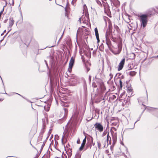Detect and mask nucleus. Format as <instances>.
<instances>
[{
    "instance_id": "obj_52",
    "label": "nucleus",
    "mask_w": 158,
    "mask_h": 158,
    "mask_svg": "<svg viewBox=\"0 0 158 158\" xmlns=\"http://www.w3.org/2000/svg\"><path fill=\"white\" fill-rule=\"evenodd\" d=\"M128 19H129V21H130V20L129 19V18H128Z\"/></svg>"
},
{
    "instance_id": "obj_18",
    "label": "nucleus",
    "mask_w": 158,
    "mask_h": 158,
    "mask_svg": "<svg viewBox=\"0 0 158 158\" xmlns=\"http://www.w3.org/2000/svg\"><path fill=\"white\" fill-rule=\"evenodd\" d=\"M105 13H108L109 12V7L108 5H106L105 6Z\"/></svg>"
},
{
    "instance_id": "obj_53",
    "label": "nucleus",
    "mask_w": 158,
    "mask_h": 158,
    "mask_svg": "<svg viewBox=\"0 0 158 158\" xmlns=\"http://www.w3.org/2000/svg\"><path fill=\"white\" fill-rule=\"evenodd\" d=\"M62 36H61V37L60 38H62Z\"/></svg>"
},
{
    "instance_id": "obj_16",
    "label": "nucleus",
    "mask_w": 158,
    "mask_h": 158,
    "mask_svg": "<svg viewBox=\"0 0 158 158\" xmlns=\"http://www.w3.org/2000/svg\"><path fill=\"white\" fill-rule=\"evenodd\" d=\"M112 31L110 30L107 29L106 31V38L110 34L112 33Z\"/></svg>"
},
{
    "instance_id": "obj_47",
    "label": "nucleus",
    "mask_w": 158,
    "mask_h": 158,
    "mask_svg": "<svg viewBox=\"0 0 158 158\" xmlns=\"http://www.w3.org/2000/svg\"><path fill=\"white\" fill-rule=\"evenodd\" d=\"M55 158H60V157H56Z\"/></svg>"
},
{
    "instance_id": "obj_19",
    "label": "nucleus",
    "mask_w": 158,
    "mask_h": 158,
    "mask_svg": "<svg viewBox=\"0 0 158 158\" xmlns=\"http://www.w3.org/2000/svg\"><path fill=\"white\" fill-rule=\"evenodd\" d=\"M85 143H83V142L82 143L81 146L79 148V150L80 151H81L84 149V148L85 146Z\"/></svg>"
},
{
    "instance_id": "obj_10",
    "label": "nucleus",
    "mask_w": 158,
    "mask_h": 158,
    "mask_svg": "<svg viewBox=\"0 0 158 158\" xmlns=\"http://www.w3.org/2000/svg\"><path fill=\"white\" fill-rule=\"evenodd\" d=\"M70 13L69 11H67L66 10V9L65 10V12L64 14V16L65 17H66V18L68 19H69V15H70Z\"/></svg>"
},
{
    "instance_id": "obj_5",
    "label": "nucleus",
    "mask_w": 158,
    "mask_h": 158,
    "mask_svg": "<svg viewBox=\"0 0 158 158\" xmlns=\"http://www.w3.org/2000/svg\"><path fill=\"white\" fill-rule=\"evenodd\" d=\"M125 62V59H123L119 63L118 67V70L119 71L123 68Z\"/></svg>"
},
{
    "instance_id": "obj_22",
    "label": "nucleus",
    "mask_w": 158,
    "mask_h": 158,
    "mask_svg": "<svg viewBox=\"0 0 158 158\" xmlns=\"http://www.w3.org/2000/svg\"><path fill=\"white\" fill-rule=\"evenodd\" d=\"M120 87L121 89H122L123 86V82L122 81L121 79H120L119 81Z\"/></svg>"
},
{
    "instance_id": "obj_37",
    "label": "nucleus",
    "mask_w": 158,
    "mask_h": 158,
    "mask_svg": "<svg viewBox=\"0 0 158 158\" xmlns=\"http://www.w3.org/2000/svg\"><path fill=\"white\" fill-rule=\"evenodd\" d=\"M12 1V3L10 5H13L14 4V0H11Z\"/></svg>"
},
{
    "instance_id": "obj_30",
    "label": "nucleus",
    "mask_w": 158,
    "mask_h": 158,
    "mask_svg": "<svg viewBox=\"0 0 158 158\" xmlns=\"http://www.w3.org/2000/svg\"><path fill=\"white\" fill-rule=\"evenodd\" d=\"M107 134V132L104 131L103 133V135H106Z\"/></svg>"
},
{
    "instance_id": "obj_20",
    "label": "nucleus",
    "mask_w": 158,
    "mask_h": 158,
    "mask_svg": "<svg viewBox=\"0 0 158 158\" xmlns=\"http://www.w3.org/2000/svg\"><path fill=\"white\" fill-rule=\"evenodd\" d=\"M109 137H110V136L109 135V131H108L107 134V135L106 140V141L107 143H108L109 139L110 138Z\"/></svg>"
},
{
    "instance_id": "obj_51",
    "label": "nucleus",
    "mask_w": 158,
    "mask_h": 158,
    "mask_svg": "<svg viewBox=\"0 0 158 158\" xmlns=\"http://www.w3.org/2000/svg\"><path fill=\"white\" fill-rule=\"evenodd\" d=\"M68 146H70V145L69 144H68Z\"/></svg>"
},
{
    "instance_id": "obj_21",
    "label": "nucleus",
    "mask_w": 158,
    "mask_h": 158,
    "mask_svg": "<svg viewBox=\"0 0 158 158\" xmlns=\"http://www.w3.org/2000/svg\"><path fill=\"white\" fill-rule=\"evenodd\" d=\"M98 146L99 149H100L101 147H102V145L100 142H98Z\"/></svg>"
},
{
    "instance_id": "obj_35",
    "label": "nucleus",
    "mask_w": 158,
    "mask_h": 158,
    "mask_svg": "<svg viewBox=\"0 0 158 158\" xmlns=\"http://www.w3.org/2000/svg\"><path fill=\"white\" fill-rule=\"evenodd\" d=\"M96 1L98 4H101V2L99 0H96Z\"/></svg>"
},
{
    "instance_id": "obj_25",
    "label": "nucleus",
    "mask_w": 158,
    "mask_h": 158,
    "mask_svg": "<svg viewBox=\"0 0 158 158\" xmlns=\"http://www.w3.org/2000/svg\"><path fill=\"white\" fill-rule=\"evenodd\" d=\"M109 76L110 77V78L109 79V80H110L113 78V75L112 74V73H110L109 74Z\"/></svg>"
},
{
    "instance_id": "obj_48",
    "label": "nucleus",
    "mask_w": 158,
    "mask_h": 158,
    "mask_svg": "<svg viewBox=\"0 0 158 158\" xmlns=\"http://www.w3.org/2000/svg\"><path fill=\"white\" fill-rule=\"evenodd\" d=\"M112 39H113V40H114V38L113 37H112Z\"/></svg>"
},
{
    "instance_id": "obj_12",
    "label": "nucleus",
    "mask_w": 158,
    "mask_h": 158,
    "mask_svg": "<svg viewBox=\"0 0 158 158\" xmlns=\"http://www.w3.org/2000/svg\"><path fill=\"white\" fill-rule=\"evenodd\" d=\"M65 150H66L67 152H69V153L70 155H72V150L71 149H70L68 147L67 145L66 146V148L65 147Z\"/></svg>"
},
{
    "instance_id": "obj_46",
    "label": "nucleus",
    "mask_w": 158,
    "mask_h": 158,
    "mask_svg": "<svg viewBox=\"0 0 158 158\" xmlns=\"http://www.w3.org/2000/svg\"><path fill=\"white\" fill-rule=\"evenodd\" d=\"M62 143L63 144H64V143L63 142V139H62Z\"/></svg>"
},
{
    "instance_id": "obj_50",
    "label": "nucleus",
    "mask_w": 158,
    "mask_h": 158,
    "mask_svg": "<svg viewBox=\"0 0 158 158\" xmlns=\"http://www.w3.org/2000/svg\"><path fill=\"white\" fill-rule=\"evenodd\" d=\"M5 31H6V30H5V31L3 32L4 33V32H5Z\"/></svg>"
},
{
    "instance_id": "obj_9",
    "label": "nucleus",
    "mask_w": 158,
    "mask_h": 158,
    "mask_svg": "<svg viewBox=\"0 0 158 158\" xmlns=\"http://www.w3.org/2000/svg\"><path fill=\"white\" fill-rule=\"evenodd\" d=\"M84 19H85V17L84 16H82L81 17L79 18V21L80 23H81V21H82V23H87V21L83 20Z\"/></svg>"
},
{
    "instance_id": "obj_36",
    "label": "nucleus",
    "mask_w": 158,
    "mask_h": 158,
    "mask_svg": "<svg viewBox=\"0 0 158 158\" xmlns=\"http://www.w3.org/2000/svg\"><path fill=\"white\" fill-rule=\"evenodd\" d=\"M64 106L65 107H69V105L68 104H65Z\"/></svg>"
},
{
    "instance_id": "obj_39",
    "label": "nucleus",
    "mask_w": 158,
    "mask_h": 158,
    "mask_svg": "<svg viewBox=\"0 0 158 158\" xmlns=\"http://www.w3.org/2000/svg\"><path fill=\"white\" fill-rule=\"evenodd\" d=\"M123 94H121L120 95V98H121V97H122V95H123Z\"/></svg>"
},
{
    "instance_id": "obj_3",
    "label": "nucleus",
    "mask_w": 158,
    "mask_h": 158,
    "mask_svg": "<svg viewBox=\"0 0 158 158\" xmlns=\"http://www.w3.org/2000/svg\"><path fill=\"white\" fill-rule=\"evenodd\" d=\"M74 58L73 56H72L71 57L70 60V61L69 64V68L68 69V70L70 73H71L72 71L73 67L74 64Z\"/></svg>"
},
{
    "instance_id": "obj_34",
    "label": "nucleus",
    "mask_w": 158,
    "mask_h": 158,
    "mask_svg": "<svg viewBox=\"0 0 158 158\" xmlns=\"http://www.w3.org/2000/svg\"><path fill=\"white\" fill-rule=\"evenodd\" d=\"M109 138H110L109 139V143H110V144H111V138L110 137Z\"/></svg>"
},
{
    "instance_id": "obj_54",
    "label": "nucleus",
    "mask_w": 158,
    "mask_h": 158,
    "mask_svg": "<svg viewBox=\"0 0 158 158\" xmlns=\"http://www.w3.org/2000/svg\"><path fill=\"white\" fill-rule=\"evenodd\" d=\"M157 57H158V55L157 56Z\"/></svg>"
},
{
    "instance_id": "obj_7",
    "label": "nucleus",
    "mask_w": 158,
    "mask_h": 158,
    "mask_svg": "<svg viewBox=\"0 0 158 158\" xmlns=\"http://www.w3.org/2000/svg\"><path fill=\"white\" fill-rule=\"evenodd\" d=\"M0 4L3 6L4 10V8L7 6V2L6 0H0Z\"/></svg>"
},
{
    "instance_id": "obj_17",
    "label": "nucleus",
    "mask_w": 158,
    "mask_h": 158,
    "mask_svg": "<svg viewBox=\"0 0 158 158\" xmlns=\"http://www.w3.org/2000/svg\"><path fill=\"white\" fill-rule=\"evenodd\" d=\"M112 26L111 22L110 21L108 22V30H110V31H112Z\"/></svg>"
},
{
    "instance_id": "obj_29",
    "label": "nucleus",
    "mask_w": 158,
    "mask_h": 158,
    "mask_svg": "<svg viewBox=\"0 0 158 158\" xmlns=\"http://www.w3.org/2000/svg\"><path fill=\"white\" fill-rule=\"evenodd\" d=\"M131 55L133 56V58H135V54L134 53H131Z\"/></svg>"
},
{
    "instance_id": "obj_45",
    "label": "nucleus",
    "mask_w": 158,
    "mask_h": 158,
    "mask_svg": "<svg viewBox=\"0 0 158 158\" xmlns=\"http://www.w3.org/2000/svg\"><path fill=\"white\" fill-rule=\"evenodd\" d=\"M85 7L86 8V6L85 5L84 6V8H85Z\"/></svg>"
},
{
    "instance_id": "obj_42",
    "label": "nucleus",
    "mask_w": 158,
    "mask_h": 158,
    "mask_svg": "<svg viewBox=\"0 0 158 158\" xmlns=\"http://www.w3.org/2000/svg\"><path fill=\"white\" fill-rule=\"evenodd\" d=\"M3 34H4V32H3L1 34V35H3Z\"/></svg>"
},
{
    "instance_id": "obj_24",
    "label": "nucleus",
    "mask_w": 158,
    "mask_h": 158,
    "mask_svg": "<svg viewBox=\"0 0 158 158\" xmlns=\"http://www.w3.org/2000/svg\"><path fill=\"white\" fill-rule=\"evenodd\" d=\"M64 110L65 114H67L68 112V109L66 108H64Z\"/></svg>"
},
{
    "instance_id": "obj_2",
    "label": "nucleus",
    "mask_w": 158,
    "mask_h": 158,
    "mask_svg": "<svg viewBox=\"0 0 158 158\" xmlns=\"http://www.w3.org/2000/svg\"><path fill=\"white\" fill-rule=\"evenodd\" d=\"M139 20L143 27L144 28L147 25L148 22V15L147 14H143L139 16Z\"/></svg>"
},
{
    "instance_id": "obj_13",
    "label": "nucleus",
    "mask_w": 158,
    "mask_h": 158,
    "mask_svg": "<svg viewBox=\"0 0 158 158\" xmlns=\"http://www.w3.org/2000/svg\"><path fill=\"white\" fill-rule=\"evenodd\" d=\"M127 92L129 93L133 91V89L131 85H128L127 86Z\"/></svg>"
},
{
    "instance_id": "obj_1",
    "label": "nucleus",
    "mask_w": 158,
    "mask_h": 158,
    "mask_svg": "<svg viewBox=\"0 0 158 158\" xmlns=\"http://www.w3.org/2000/svg\"><path fill=\"white\" fill-rule=\"evenodd\" d=\"M122 40L120 37L119 38V41L113 44L112 48L110 50L114 54L118 55L120 53L122 50Z\"/></svg>"
},
{
    "instance_id": "obj_8",
    "label": "nucleus",
    "mask_w": 158,
    "mask_h": 158,
    "mask_svg": "<svg viewBox=\"0 0 158 158\" xmlns=\"http://www.w3.org/2000/svg\"><path fill=\"white\" fill-rule=\"evenodd\" d=\"M14 23V20L12 18H10L9 19V27H11Z\"/></svg>"
},
{
    "instance_id": "obj_32",
    "label": "nucleus",
    "mask_w": 158,
    "mask_h": 158,
    "mask_svg": "<svg viewBox=\"0 0 158 158\" xmlns=\"http://www.w3.org/2000/svg\"><path fill=\"white\" fill-rule=\"evenodd\" d=\"M116 96L115 95H113L112 96V98L113 99H114L116 98Z\"/></svg>"
},
{
    "instance_id": "obj_4",
    "label": "nucleus",
    "mask_w": 158,
    "mask_h": 158,
    "mask_svg": "<svg viewBox=\"0 0 158 158\" xmlns=\"http://www.w3.org/2000/svg\"><path fill=\"white\" fill-rule=\"evenodd\" d=\"M95 128L99 132H102L103 130V127L99 123H96L94 125Z\"/></svg>"
},
{
    "instance_id": "obj_33",
    "label": "nucleus",
    "mask_w": 158,
    "mask_h": 158,
    "mask_svg": "<svg viewBox=\"0 0 158 158\" xmlns=\"http://www.w3.org/2000/svg\"><path fill=\"white\" fill-rule=\"evenodd\" d=\"M4 99V98L2 97V98H0V102L3 101Z\"/></svg>"
},
{
    "instance_id": "obj_43",
    "label": "nucleus",
    "mask_w": 158,
    "mask_h": 158,
    "mask_svg": "<svg viewBox=\"0 0 158 158\" xmlns=\"http://www.w3.org/2000/svg\"><path fill=\"white\" fill-rule=\"evenodd\" d=\"M113 140H114V141H115V138H113Z\"/></svg>"
},
{
    "instance_id": "obj_23",
    "label": "nucleus",
    "mask_w": 158,
    "mask_h": 158,
    "mask_svg": "<svg viewBox=\"0 0 158 158\" xmlns=\"http://www.w3.org/2000/svg\"><path fill=\"white\" fill-rule=\"evenodd\" d=\"M47 106V108H46V106H44V109H45V110L46 111H48L49 110L50 106H49V105H48Z\"/></svg>"
},
{
    "instance_id": "obj_49",
    "label": "nucleus",
    "mask_w": 158,
    "mask_h": 158,
    "mask_svg": "<svg viewBox=\"0 0 158 158\" xmlns=\"http://www.w3.org/2000/svg\"><path fill=\"white\" fill-rule=\"evenodd\" d=\"M102 47L101 46L100 47H99V48L100 49V47Z\"/></svg>"
},
{
    "instance_id": "obj_26",
    "label": "nucleus",
    "mask_w": 158,
    "mask_h": 158,
    "mask_svg": "<svg viewBox=\"0 0 158 158\" xmlns=\"http://www.w3.org/2000/svg\"><path fill=\"white\" fill-rule=\"evenodd\" d=\"M77 143L78 144L80 143L81 142H80V139L79 138L77 140Z\"/></svg>"
},
{
    "instance_id": "obj_15",
    "label": "nucleus",
    "mask_w": 158,
    "mask_h": 158,
    "mask_svg": "<svg viewBox=\"0 0 158 158\" xmlns=\"http://www.w3.org/2000/svg\"><path fill=\"white\" fill-rule=\"evenodd\" d=\"M107 142L105 139H102L101 140V143L103 148H104L106 146V144Z\"/></svg>"
},
{
    "instance_id": "obj_6",
    "label": "nucleus",
    "mask_w": 158,
    "mask_h": 158,
    "mask_svg": "<svg viewBox=\"0 0 158 158\" xmlns=\"http://www.w3.org/2000/svg\"><path fill=\"white\" fill-rule=\"evenodd\" d=\"M94 31L95 34V36H96V39L97 40V42L99 43L100 42V40L99 38V34L98 30L97 28H95Z\"/></svg>"
},
{
    "instance_id": "obj_41",
    "label": "nucleus",
    "mask_w": 158,
    "mask_h": 158,
    "mask_svg": "<svg viewBox=\"0 0 158 158\" xmlns=\"http://www.w3.org/2000/svg\"><path fill=\"white\" fill-rule=\"evenodd\" d=\"M87 69V71H89V70L90 69Z\"/></svg>"
},
{
    "instance_id": "obj_38",
    "label": "nucleus",
    "mask_w": 158,
    "mask_h": 158,
    "mask_svg": "<svg viewBox=\"0 0 158 158\" xmlns=\"http://www.w3.org/2000/svg\"><path fill=\"white\" fill-rule=\"evenodd\" d=\"M112 124H113L114 125V126H116V124H115H115H114V123H113Z\"/></svg>"
},
{
    "instance_id": "obj_28",
    "label": "nucleus",
    "mask_w": 158,
    "mask_h": 158,
    "mask_svg": "<svg viewBox=\"0 0 158 158\" xmlns=\"http://www.w3.org/2000/svg\"><path fill=\"white\" fill-rule=\"evenodd\" d=\"M105 153H106V154H108V155H110V154H109V151L108 150H106L105 151Z\"/></svg>"
},
{
    "instance_id": "obj_27",
    "label": "nucleus",
    "mask_w": 158,
    "mask_h": 158,
    "mask_svg": "<svg viewBox=\"0 0 158 158\" xmlns=\"http://www.w3.org/2000/svg\"><path fill=\"white\" fill-rule=\"evenodd\" d=\"M86 142V137H85V139L83 140L82 142L85 143Z\"/></svg>"
},
{
    "instance_id": "obj_44",
    "label": "nucleus",
    "mask_w": 158,
    "mask_h": 158,
    "mask_svg": "<svg viewBox=\"0 0 158 158\" xmlns=\"http://www.w3.org/2000/svg\"><path fill=\"white\" fill-rule=\"evenodd\" d=\"M44 146V144H43V145H42V148H43Z\"/></svg>"
},
{
    "instance_id": "obj_31",
    "label": "nucleus",
    "mask_w": 158,
    "mask_h": 158,
    "mask_svg": "<svg viewBox=\"0 0 158 158\" xmlns=\"http://www.w3.org/2000/svg\"><path fill=\"white\" fill-rule=\"evenodd\" d=\"M75 158H81V156L79 155H77L75 156Z\"/></svg>"
},
{
    "instance_id": "obj_11",
    "label": "nucleus",
    "mask_w": 158,
    "mask_h": 158,
    "mask_svg": "<svg viewBox=\"0 0 158 158\" xmlns=\"http://www.w3.org/2000/svg\"><path fill=\"white\" fill-rule=\"evenodd\" d=\"M106 44L108 45V48L110 49L111 48V42L110 40H106Z\"/></svg>"
},
{
    "instance_id": "obj_40",
    "label": "nucleus",
    "mask_w": 158,
    "mask_h": 158,
    "mask_svg": "<svg viewBox=\"0 0 158 158\" xmlns=\"http://www.w3.org/2000/svg\"><path fill=\"white\" fill-rule=\"evenodd\" d=\"M116 27L117 28H118H118H118V26H116Z\"/></svg>"
},
{
    "instance_id": "obj_14",
    "label": "nucleus",
    "mask_w": 158,
    "mask_h": 158,
    "mask_svg": "<svg viewBox=\"0 0 158 158\" xmlns=\"http://www.w3.org/2000/svg\"><path fill=\"white\" fill-rule=\"evenodd\" d=\"M136 73V72L135 71H130L128 73V74L131 76L133 77L135 76Z\"/></svg>"
}]
</instances>
